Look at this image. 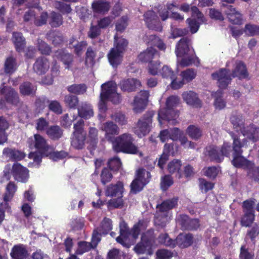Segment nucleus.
<instances>
[{
  "mask_svg": "<svg viewBox=\"0 0 259 259\" xmlns=\"http://www.w3.org/2000/svg\"><path fill=\"white\" fill-rule=\"evenodd\" d=\"M176 54L178 58H182L178 60V65L181 67H185L199 63L198 58L191 47V41L188 37H183L179 41L176 46Z\"/></svg>",
  "mask_w": 259,
  "mask_h": 259,
  "instance_id": "nucleus-1",
  "label": "nucleus"
},
{
  "mask_svg": "<svg viewBox=\"0 0 259 259\" xmlns=\"http://www.w3.org/2000/svg\"><path fill=\"white\" fill-rule=\"evenodd\" d=\"M233 139V159L231 161L232 164L236 167L246 169L252 165V161L247 160L242 154V148L247 145V139H243L242 141L234 134H231Z\"/></svg>",
  "mask_w": 259,
  "mask_h": 259,
  "instance_id": "nucleus-2",
  "label": "nucleus"
},
{
  "mask_svg": "<svg viewBox=\"0 0 259 259\" xmlns=\"http://www.w3.org/2000/svg\"><path fill=\"white\" fill-rule=\"evenodd\" d=\"M134 139L131 134L124 133L115 138L112 142L113 149L116 152L139 154L142 156V153L139 152L138 147L134 144Z\"/></svg>",
  "mask_w": 259,
  "mask_h": 259,
  "instance_id": "nucleus-3",
  "label": "nucleus"
},
{
  "mask_svg": "<svg viewBox=\"0 0 259 259\" xmlns=\"http://www.w3.org/2000/svg\"><path fill=\"white\" fill-rule=\"evenodd\" d=\"M180 99L178 97L171 96L169 97L166 101V107L159 110L158 114V120L161 124V119L165 120L172 124H175L176 121L175 118L178 116L174 108L179 104Z\"/></svg>",
  "mask_w": 259,
  "mask_h": 259,
  "instance_id": "nucleus-4",
  "label": "nucleus"
},
{
  "mask_svg": "<svg viewBox=\"0 0 259 259\" xmlns=\"http://www.w3.org/2000/svg\"><path fill=\"white\" fill-rule=\"evenodd\" d=\"M84 125V121L82 119H79L73 125L71 143L72 146L75 149H81L84 146L87 136Z\"/></svg>",
  "mask_w": 259,
  "mask_h": 259,
  "instance_id": "nucleus-5",
  "label": "nucleus"
},
{
  "mask_svg": "<svg viewBox=\"0 0 259 259\" xmlns=\"http://www.w3.org/2000/svg\"><path fill=\"white\" fill-rule=\"evenodd\" d=\"M154 115L153 111H148L138 120L134 132L139 138L146 136L150 132Z\"/></svg>",
  "mask_w": 259,
  "mask_h": 259,
  "instance_id": "nucleus-6",
  "label": "nucleus"
},
{
  "mask_svg": "<svg viewBox=\"0 0 259 259\" xmlns=\"http://www.w3.org/2000/svg\"><path fill=\"white\" fill-rule=\"evenodd\" d=\"M101 96L107 98L113 103L117 104L120 102L121 97L116 92V84L113 81H108L101 86Z\"/></svg>",
  "mask_w": 259,
  "mask_h": 259,
  "instance_id": "nucleus-7",
  "label": "nucleus"
},
{
  "mask_svg": "<svg viewBox=\"0 0 259 259\" xmlns=\"http://www.w3.org/2000/svg\"><path fill=\"white\" fill-rule=\"evenodd\" d=\"M177 224L184 230H195L200 226L199 221L197 219H191L186 214H179L176 219Z\"/></svg>",
  "mask_w": 259,
  "mask_h": 259,
  "instance_id": "nucleus-8",
  "label": "nucleus"
},
{
  "mask_svg": "<svg viewBox=\"0 0 259 259\" xmlns=\"http://www.w3.org/2000/svg\"><path fill=\"white\" fill-rule=\"evenodd\" d=\"M222 10L227 15L230 22L233 24L241 25L242 23V15L233 6L223 4Z\"/></svg>",
  "mask_w": 259,
  "mask_h": 259,
  "instance_id": "nucleus-9",
  "label": "nucleus"
},
{
  "mask_svg": "<svg viewBox=\"0 0 259 259\" xmlns=\"http://www.w3.org/2000/svg\"><path fill=\"white\" fill-rule=\"evenodd\" d=\"M100 128L105 132L106 139L111 142L114 140V136L118 135L120 131L118 125L111 121H108L102 123Z\"/></svg>",
  "mask_w": 259,
  "mask_h": 259,
  "instance_id": "nucleus-10",
  "label": "nucleus"
},
{
  "mask_svg": "<svg viewBox=\"0 0 259 259\" xmlns=\"http://www.w3.org/2000/svg\"><path fill=\"white\" fill-rule=\"evenodd\" d=\"M144 19L147 27L157 31L162 30V26L158 17L153 11H148L144 14Z\"/></svg>",
  "mask_w": 259,
  "mask_h": 259,
  "instance_id": "nucleus-11",
  "label": "nucleus"
},
{
  "mask_svg": "<svg viewBox=\"0 0 259 259\" xmlns=\"http://www.w3.org/2000/svg\"><path fill=\"white\" fill-rule=\"evenodd\" d=\"M211 76L213 79L218 80V85L221 89L226 88L231 80L229 71L224 68L213 73Z\"/></svg>",
  "mask_w": 259,
  "mask_h": 259,
  "instance_id": "nucleus-12",
  "label": "nucleus"
},
{
  "mask_svg": "<svg viewBox=\"0 0 259 259\" xmlns=\"http://www.w3.org/2000/svg\"><path fill=\"white\" fill-rule=\"evenodd\" d=\"M12 174L16 181L22 183L26 182L29 178L28 170L17 162L13 164Z\"/></svg>",
  "mask_w": 259,
  "mask_h": 259,
  "instance_id": "nucleus-13",
  "label": "nucleus"
},
{
  "mask_svg": "<svg viewBox=\"0 0 259 259\" xmlns=\"http://www.w3.org/2000/svg\"><path fill=\"white\" fill-rule=\"evenodd\" d=\"M149 93L147 91H141L135 97L133 109L136 113L141 112L146 107Z\"/></svg>",
  "mask_w": 259,
  "mask_h": 259,
  "instance_id": "nucleus-14",
  "label": "nucleus"
},
{
  "mask_svg": "<svg viewBox=\"0 0 259 259\" xmlns=\"http://www.w3.org/2000/svg\"><path fill=\"white\" fill-rule=\"evenodd\" d=\"M178 197H174L164 200L160 204H157L156 206L157 213H160L161 215H163L167 218L169 211L178 205Z\"/></svg>",
  "mask_w": 259,
  "mask_h": 259,
  "instance_id": "nucleus-15",
  "label": "nucleus"
},
{
  "mask_svg": "<svg viewBox=\"0 0 259 259\" xmlns=\"http://www.w3.org/2000/svg\"><path fill=\"white\" fill-rule=\"evenodd\" d=\"M0 94L4 95L6 102L14 106H17L20 103L18 93L13 88L4 87L0 89Z\"/></svg>",
  "mask_w": 259,
  "mask_h": 259,
  "instance_id": "nucleus-16",
  "label": "nucleus"
},
{
  "mask_svg": "<svg viewBox=\"0 0 259 259\" xmlns=\"http://www.w3.org/2000/svg\"><path fill=\"white\" fill-rule=\"evenodd\" d=\"M34 147L43 155L48 156V153L52 151V146H49L46 140L40 135H34Z\"/></svg>",
  "mask_w": 259,
  "mask_h": 259,
  "instance_id": "nucleus-17",
  "label": "nucleus"
},
{
  "mask_svg": "<svg viewBox=\"0 0 259 259\" xmlns=\"http://www.w3.org/2000/svg\"><path fill=\"white\" fill-rule=\"evenodd\" d=\"M241 134L247 139L252 142H256L259 140V127L251 124L247 126H242L240 128Z\"/></svg>",
  "mask_w": 259,
  "mask_h": 259,
  "instance_id": "nucleus-18",
  "label": "nucleus"
},
{
  "mask_svg": "<svg viewBox=\"0 0 259 259\" xmlns=\"http://www.w3.org/2000/svg\"><path fill=\"white\" fill-rule=\"evenodd\" d=\"M50 68V63L48 59L45 57H38L34 64L33 69L37 74L42 75L47 72Z\"/></svg>",
  "mask_w": 259,
  "mask_h": 259,
  "instance_id": "nucleus-19",
  "label": "nucleus"
},
{
  "mask_svg": "<svg viewBox=\"0 0 259 259\" xmlns=\"http://www.w3.org/2000/svg\"><path fill=\"white\" fill-rule=\"evenodd\" d=\"M119 86L122 91L131 92L141 86V82L135 78H128L121 80Z\"/></svg>",
  "mask_w": 259,
  "mask_h": 259,
  "instance_id": "nucleus-20",
  "label": "nucleus"
},
{
  "mask_svg": "<svg viewBox=\"0 0 259 259\" xmlns=\"http://www.w3.org/2000/svg\"><path fill=\"white\" fill-rule=\"evenodd\" d=\"M205 154L211 161L218 163L222 161V154L219 147L214 145L207 147L205 149Z\"/></svg>",
  "mask_w": 259,
  "mask_h": 259,
  "instance_id": "nucleus-21",
  "label": "nucleus"
},
{
  "mask_svg": "<svg viewBox=\"0 0 259 259\" xmlns=\"http://www.w3.org/2000/svg\"><path fill=\"white\" fill-rule=\"evenodd\" d=\"M182 96L184 101L187 104L195 107H200L201 106V102L197 94L194 92L191 91L185 92Z\"/></svg>",
  "mask_w": 259,
  "mask_h": 259,
  "instance_id": "nucleus-22",
  "label": "nucleus"
},
{
  "mask_svg": "<svg viewBox=\"0 0 259 259\" xmlns=\"http://www.w3.org/2000/svg\"><path fill=\"white\" fill-rule=\"evenodd\" d=\"M193 241L191 234H180L175 240V246L177 245L181 248L187 247L192 244Z\"/></svg>",
  "mask_w": 259,
  "mask_h": 259,
  "instance_id": "nucleus-23",
  "label": "nucleus"
},
{
  "mask_svg": "<svg viewBox=\"0 0 259 259\" xmlns=\"http://www.w3.org/2000/svg\"><path fill=\"white\" fill-rule=\"evenodd\" d=\"M10 254L13 259H26L28 253L24 245L18 244L13 246Z\"/></svg>",
  "mask_w": 259,
  "mask_h": 259,
  "instance_id": "nucleus-24",
  "label": "nucleus"
},
{
  "mask_svg": "<svg viewBox=\"0 0 259 259\" xmlns=\"http://www.w3.org/2000/svg\"><path fill=\"white\" fill-rule=\"evenodd\" d=\"M123 190L122 183L118 182L115 185H110L107 187L106 191V195L108 196L121 197Z\"/></svg>",
  "mask_w": 259,
  "mask_h": 259,
  "instance_id": "nucleus-25",
  "label": "nucleus"
},
{
  "mask_svg": "<svg viewBox=\"0 0 259 259\" xmlns=\"http://www.w3.org/2000/svg\"><path fill=\"white\" fill-rule=\"evenodd\" d=\"M78 115L85 119H89L94 115L92 106L87 103H81L78 107Z\"/></svg>",
  "mask_w": 259,
  "mask_h": 259,
  "instance_id": "nucleus-26",
  "label": "nucleus"
},
{
  "mask_svg": "<svg viewBox=\"0 0 259 259\" xmlns=\"http://www.w3.org/2000/svg\"><path fill=\"white\" fill-rule=\"evenodd\" d=\"M123 54L112 48L108 54L110 64L114 67H117L122 61Z\"/></svg>",
  "mask_w": 259,
  "mask_h": 259,
  "instance_id": "nucleus-27",
  "label": "nucleus"
},
{
  "mask_svg": "<svg viewBox=\"0 0 259 259\" xmlns=\"http://www.w3.org/2000/svg\"><path fill=\"white\" fill-rule=\"evenodd\" d=\"M156 56H159L158 52L153 48H149L141 53L138 56L139 59L142 62H151L152 59Z\"/></svg>",
  "mask_w": 259,
  "mask_h": 259,
  "instance_id": "nucleus-28",
  "label": "nucleus"
},
{
  "mask_svg": "<svg viewBox=\"0 0 259 259\" xmlns=\"http://www.w3.org/2000/svg\"><path fill=\"white\" fill-rule=\"evenodd\" d=\"M110 8V3L103 0H99L92 4L94 11L98 13L104 14L109 10Z\"/></svg>",
  "mask_w": 259,
  "mask_h": 259,
  "instance_id": "nucleus-29",
  "label": "nucleus"
},
{
  "mask_svg": "<svg viewBox=\"0 0 259 259\" xmlns=\"http://www.w3.org/2000/svg\"><path fill=\"white\" fill-rule=\"evenodd\" d=\"M46 133L51 139L55 141L62 137L63 131L58 125H52L47 129Z\"/></svg>",
  "mask_w": 259,
  "mask_h": 259,
  "instance_id": "nucleus-30",
  "label": "nucleus"
},
{
  "mask_svg": "<svg viewBox=\"0 0 259 259\" xmlns=\"http://www.w3.org/2000/svg\"><path fill=\"white\" fill-rule=\"evenodd\" d=\"M20 93L23 96L34 95L36 88L35 85L28 81L24 82L19 87Z\"/></svg>",
  "mask_w": 259,
  "mask_h": 259,
  "instance_id": "nucleus-31",
  "label": "nucleus"
},
{
  "mask_svg": "<svg viewBox=\"0 0 259 259\" xmlns=\"http://www.w3.org/2000/svg\"><path fill=\"white\" fill-rule=\"evenodd\" d=\"M13 41L17 51H22L25 45V38L20 32H15L13 34Z\"/></svg>",
  "mask_w": 259,
  "mask_h": 259,
  "instance_id": "nucleus-32",
  "label": "nucleus"
},
{
  "mask_svg": "<svg viewBox=\"0 0 259 259\" xmlns=\"http://www.w3.org/2000/svg\"><path fill=\"white\" fill-rule=\"evenodd\" d=\"M3 154L14 160H21L25 156L23 153L9 148H5L3 150Z\"/></svg>",
  "mask_w": 259,
  "mask_h": 259,
  "instance_id": "nucleus-33",
  "label": "nucleus"
},
{
  "mask_svg": "<svg viewBox=\"0 0 259 259\" xmlns=\"http://www.w3.org/2000/svg\"><path fill=\"white\" fill-rule=\"evenodd\" d=\"M9 124L3 116H0V145L4 144L7 140L5 131L8 128Z\"/></svg>",
  "mask_w": 259,
  "mask_h": 259,
  "instance_id": "nucleus-34",
  "label": "nucleus"
},
{
  "mask_svg": "<svg viewBox=\"0 0 259 259\" xmlns=\"http://www.w3.org/2000/svg\"><path fill=\"white\" fill-rule=\"evenodd\" d=\"M17 189V186L13 182H10L6 186V192L4 195V200L11 201Z\"/></svg>",
  "mask_w": 259,
  "mask_h": 259,
  "instance_id": "nucleus-35",
  "label": "nucleus"
},
{
  "mask_svg": "<svg viewBox=\"0 0 259 259\" xmlns=\"http://www.w3.org/2000/svg\"><path fill=\"white\" fill-rule=\"evenodd\" d=\"M155 236L153 229H149L142 234L141 240L146 244L147 246H153L155 243Z\"/></svg>",
  "mask_w": 259,
  "mask_h": 259,
  "instance_id": "nucleus-36",
  "label": "nucleus"
},
{
  "mask_svg": "<svg viewBox=\"0 0 259 259\" xmlns=\"http://www.w3.org/2000/svg\"><path fill=\"white\" fill-rule=\"evenodd\" d=\"M17 68V63L16 60L12 57L8 58L5 63L4 70L5 72L7 74L13 73Z\"/></svg>",
  "mask_w": 259,
  "mask_h": 259,
  "instance_id": "nucleus-37",
  "label": "nucleus"
},
{
  "mask_svg": "<svg viewBox=\"0 0 259 259\" xmlns=\"http://www.w3.org/2000/svg\"><path fill=\"white\" fill-rule=\"evenodd\" d=\"M186 132L190 138L195 140L199 139L202 135L201 130L194 125H189Z\"/></svg>",
  "mask_w": 259,
  "mask_h": 259,
  "instance_id": "nucleus-38",
  "label": "nucleus"
},
{
  "mask_svg": "<svg viewBox=\"0 0 259 259\" xmlns=\"http://www.w3.org/2000/svg\"><path fill=\"white\" fill-rule=\"evenodd\" d=\"M247 75L245 65L241 62H236L235 69L233 71V76L245 77Z\"/></svg>",
  "mask_w": 259,
  "mask_h": 259,
  "instance_id": "nucleus-39",
  "label": "nucleus"
},
{
  "mask_svg": "<svg viewBox=\"0 0 259 259\" xmlns=\"http://www.w3.org/2000/svg\"><path fill=\"white\" fill-rule=\"evenodd\" d=\"M87 87L85 84H73L67 87L69 92L76 94L82 95L87 91Z\"/></svg>",
  "mask_w": 259,
  "mask_h": 259,
  "instance_id": "nucleus-40",
  "label": "nucleus"
},
{
  "mask_svg": "<svg viewBox=\"0 0 259 259\" xmlns=\"http://www.w3.org/2000/svg\"><path fill=\"white\" fill-rule=\"evenodd\" d=\"M150 178L151 175L149 171L143 168H140L137 170L135 179L147 185L149 182Z\"/></svg>",
  "mask_w": 259,
  "mask_h": 259,
  "instance_id": "nucleus-41",
  "label": "nucleus"
},
{
  "mask_svg": "<svg viewBox=\"0 0 259 259\" xmlns=\"http://www.w3.org/2000/svg\"><path fill=\"white\" fill-rule=\"evenodd\" d=\"M127 41L124 38L117 39V35L114 36V50L123 54L127 46Z\"/></svg>",
  "mask_w": 259,
  "mask_h": 259,
  "instance_id": "nucleus-42",
  "label": "nucleus"
},
{
  "mask_svg": "<svg viewBox=\"0 0 259 259\" xmlns=\"http://www.w3.org/2000/svg\"><path fill=\"white\" fill-rule=\"evenodd\" d=\"M96 56V50L94 49L91 47H89L85 53V63L87 65L92 67L94 65Z\"/></svg>",
  "mask_w": 259,
  "mask_h": 259,
  "instance_id": "nucleus-43",
  "label": "nucleus"
},
{
  "mask_svg": "<svg viewBox=\"0 0 259 259\" xmlns=\"http://www.w3.org/2000/svg\"><path fill=\"white\" fill-rule=\"evenodd\" d=\"M57 54V56H59L61 61L66 66L65 68L69 69L73 61V56L63 51L58 52Z\"/></svg>",
  "mask_w": 259,
  "mask_h": 259,
  "instance_id": "nucleus-44",
  "label": "nucleus"
},
{
  "mask_svg": "<svg viewBox=\"0 0 259 259\" xmlns=\"http://www.w3.org/2000/svg\"><path fill=\"white\" fill-rule=\"evenodd\" d=\"M247 176L254 181H259V166H255L253 162L250 167L247 168Z\"/></svg>",
  "mask_w": 259,
  "mask_h": 259,
  "instance_id": "nucleus-45",
  "label": "nucleus"
},
{
  "mask_svg": "<svg viewBox=\"0 0 259 259\" xmlns=\"http://www.w3.org/2000/svg\"><path fill=\"white\" fill-rule=\"evenodd\" d=\"M64 103L66 106L70 108L75 109L78 104V98L73 95H67L64 97Z\"/></svg>",
  "mask_w": 259,
  "mask_h": 259,
  "instance_id": "nucleus-46",
  "label": "nucleus"
},
{
  "mask_svg": "<svg viewBox=\"0 0 259 259\" xmlns=\"http://www.w3.org/2000/svg\"><path fill=\"white\" fill-rule=\"evenodd\" d=\"M244 32L248 36L258 35L259 26L250 23L247 24L244 28Z\"/></svg>",
  "mask_w": 259,
  "mask_h": 259,
  "instance_id": "nucleus-47",
  "label": "nucleus"
},
{
  "mask_svg": "<svg viewBox=\"0 0 259 259\" xmlns=\"http://www.w3.org/2000/svg\"><path fill=\"white\" fill-rule=\"evenodd\" d=\"M63 18L61 15L59 13L52 12L51 14L50 24L53 27H58L62 24Z\"/></svg>",
  "mask_w": 259,
  "mask_h": 259,
  "instance_id": "nucleus-48",
  "label": "nucleus"
},
{
  "mask_svg": "<svg viewBox=\"0 0 259 259\" xmlns=\"http://www.w3.org/2000/svg\"><path fill=\"white\" fill-rule=\"evenodd\" d=\"M222 95V91L220 90H218L214 94H213L215 98L214 105L217 109L219 110L222 109L226 106L225 102L223 100L221 96Z\"/></svg>",
  "mask_w": 259,
  "mask_h": 259,
  "instance_id": "nucleus-49",
  "label": "nucleus"
},
{
  "mask_svg": "<svg viewBox=\"0 0 259 259\" xmlns=\"http://www.w3.org/2000/svg\"><path fill=\"white\" fill-rule=\"evenodd\" d=\"M259 235V226L254 224L253 226L247 231L245 239H250L251 241L254 243V240Z\"/></svg>",
  "mask_w": 259,
  "mask_h": 259,
  "instance_id": "nucleus-50",
  "label": "nucleus"
},
{
  "mask_svg": "<svg viewBox=\"0 0 259 259\" xmlns=\"http://www.w3.org/2000/svg\"><path fill=\"white\" fill-rule=\"evenodd\" d=\"M182 166L181 161L178 159H174L167 165V170L169 173L179 172Z\"/></svg>",
  "mask_w": 259,
  "mask_h": 259,
  "instance_id": "nucleus-51",
  "label": "nucleus"
},
{
  "mask_svg": "<svg viewBox=\"0 0 259 259\" xmlns=\"http://www.w3.org/2000/svg\"><path fill=\"white\" fill-rule=\"evenodd\" d=\"M50 39L54 46H60L64 41L63 35L59 32H53L50 33Z\"/></svg>",
  "mask_w": 259,
  "mask_h": 259,
  "instance_id": "nucleus-52",
  "label": "nucleus"
},
{
  "mask_svg": "<svg viewBox=\"0 0 259 259\" xmlns=\"http://www.w3.org/2000/svg\"><path fill=\"white\" fill-rule=\"evenodd\" d=\"M179 8V6L175 3H172L167 5V9L171 12L170 17L177 21H182L184 20V17L177 12H174V8Z\"/></svg>",
  "mask_w": 259,
  "mask_h": 259,
  "instance_id": "nucleus-53",
  "label": "nucleus"
},
{
  "mask_svg": "<svg viewBox=\"0 0 259 259\" xmlns=\"http://www.w3.org/2000/svg\"><path fill=\"white\" fill-rule=\"evenodd\" d=\"M94 248L95 247L93 246V244L91 243L85 241L79 242H78V248L76 250V253L81 254Z\"/></svg>",
  "mask_w": 259,
  "mask_h": 259,
  "instance_id": "nucleus-54",
  "label": "nucleus"
},
{
  "mask_svg": "<svg viewBox=\"0 0 259 259\" xmlns=\"http://www.w3.org/2000/svg\"><path fill=\"white\" fill-rule=\"evenodd\" d=\"M37 47L38 50L42 54L49 55L51 52V49L50 47L40 39H38L37 40Z\"/></svg>",
  "mask_w": 259,
  "mask_h": 259,
  "instance_id": "nucleus-55",
  "label": "nucleus"
},
{
  "mask_svg": "<svg viewBox=\"0 0 259 259\" xmlns=\"http://www.w3.org/2000/svg\"><path fill=\"white\" fill-rule=\"evenodd\" d=\"M150 40H151V45L157 47L160 50L165 51L166 46L163 41L158 37L151 35L149 37Z\"/></svg>",
  "mask_w": 259,
  "mask_h": 259,
  "instance_id": "nucleus-56",
  "label": "nucleus"
},
{
  "mask_svg": "<svg viewBox=\"0 0 259 259\" xmlns=\"http://www.w3.org/2000/svg\"><path fill=\"white\" fill-rule=\"evenodd\" d=\"M130 235H131V234L130 230L120 231V236L116 238V240L123 246L128 247L129 245L125 241L127 240Z\"/></svg>",
  "mask_w": 259,
  "mask_h": 259,
  "instance_id": "nucleus-57",
  "label": "nucleus"
},
{
  "mask_svg": "<svg viewBox=\"0 0 259 259\" xmlns=\"http://www.w3.org/2000/svg\"><path fill=\"white\" fill-rule=\"evenodd\" d=\"M145 229V226L143 222L139 221L138 223L135 224L132 230L131 234L134 239H137L141 230Z\"/></svg>",
  "mask_w": 259,
  "mask_h": 259,
  "instance_id": "nucleus-58",
  "label": "nucleus"
},
{
  "mask_svg": "<svg viewBox=\"0 0 259 259\" xmlns=\"http://www.w3.org/2000/svg\"><path fill=\"white\" fill-rule=\"evenodd\" d=\"M158 239L159 242L162 244L171 247H175V240L170 239L167 234H161Z\"/></svg>",
  "mask_w": 259,
  "mask_h": 259,
  "instance_id": "nucleus-59",
  "label": "nucleus"
},
{
  "mask_svg": "<svg viewBox=\"0 0 259 259\" xmlns=\"http://www.w3.org/2000/svg\"><path fill=\"white\" fill-rule=\"evenodd\" d=\"M157 259H170L174 255V252L165 249H158L156 252Z\"/></svg>",
  "mask_w": 259,
  "mask_h": 259,
  "instance_id": "nucleus-60",
  "label": "nucleus"
},
{
  "mask_svg": "<svg viewBox=\"0 0 259 259\" xmlns=\"http://www.w3.org/2000/svg\"><path fill=\"white\" fill-rule=\"evenodd\" d=\"M68 155V153L64 151H53V148L52 147V151L48 153L50 158L54 161L65 158Z\"/></svg>",
  "mask_w": 259,
  "mask_h": 259,
  "instance_id": "nucleus-61",
  "label": "nucleus"
},
{
  "mask_svg": "<svg viewBox=\"0 0 259 259\" xmlns=\"http://www.w3.org/2000/svg\"><path fill=\"white\" fill-rule=\"evenodd\" d=\"M173 180L169 175H165L161 179L160 187L162 190L166 191L173 184Z\"/></svg>",
  "mask_w": 259,
  "mask_h": 259,
  "instance_id": "nucleus-62",
  "label": "nucleus"
},
{
  "mask_svg": "<svg viewBox=\"0 0 259 259\" xmlns=\"http://www.w3.org/2000/svg\"><path fill=\"white\" fill-rule=\"evenodd\" d=\"M112 228L111 220L109 219L105 218L101 223L99 231L102 234H106L112 229Z\"/></svg>",
  "mask_w": 259,
  "mask_h": 259,
  "instance_id": "nucleus-63",
  "label": "nucleus"
},
{
  "mask_svg": "<svg viewBox=\"0 0 259 259\" xmlns=\"http://www.w3.org/2000/svg\"><path fill=\"white\" fill-rule=\"evenodd\" d=\"M110 117L113 120L120 125H123L127 123V119L125 116L121 113L118 112L112 114Z\"/></svg>",
  "mask_w": 259,
  "mask_h": 259,
  "instance_id": "nucleus-64",
  "label": "nucleus"
}]
</instances>
